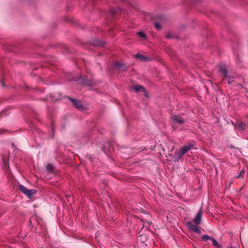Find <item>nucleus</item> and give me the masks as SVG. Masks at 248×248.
Instances as JSON below:
<instances>
[{"label": "nucleus", "instance_id": "1", "mask_svg": "<svg viewBox=\"0 0 248 248\" xmlns=\"http://www.w3.org/2000/svg\"><path fill=\"white\" fill-rule=\"evenodd\" d=\"M193 148L194 145L191 143H188L184 145L180 148L179 151L175 153L174 155V160L175 161H178L183 155Z\"/></svg>", "mask_w": 248, "mask_h": 248}, {"label": "nucleus", "instance_id": "2", "mask_svg": "<svg viewBox=\"0 0 248 248\" xmlns=\"http://www.w3.org/2000/svg\"><path fill=\"white\" fill-rule=\"evenodd\" d=\"M19 189L23 193L30 199L32 198L37 192L36 190L34 189H28L25 186L21 185L19 186Z\"/></svg>", "mask_w": 248, "mask_h": 248}, {"label": "nucleus", "instance_id": "3", "mask_svg": "<svg viewBox=\"0 0 248 248\" xmlns=\"http://www.w3.org/2000/svg\"><path fill=\"white\" fill-rule=\"evenodd\" d=\"M171 119L174 123L180 124H183L185 122V119L180 115H172Z\"/></svg>", "mask_w": 248, "mask_h": 248}, {"label": "nucleus", "instance_id": "4", "mask_svg": "<svg viewBox=\"0 0 248 248\" xmlns=\"http://www.w3.org/2000/svg\"><path fill=\"white\" fill-rule=\"evenodd\" d=\"M202 214V208H201L198 211V212L193 220V222L197 225H199L201 222Z\"/></svg>", "mask_w": 248, "mask_h": 248}, {"label": "nucleus", "instance_id": "5", "mask_svg": "<svg viewBox=\"0 0 248 248\" xmlns=\"http://www.w3.org/2000/svg\"><path fill=\"white\" fill-rule=\"evenodd\" d=\"M187 227L192 231L193 232H196L197 233H201V231L199 229V228L197 226V225H195L193 224L192 222H188L187 223Z\"/></svg>", "mask_w": 248, "mask_h": 248}, {"label": "nucleus", "instance_id": "6", "mask_svg": "<svg viewBox=\"0 0 248 248\" xmlns=\"http://www.w3.org/2000/svg\"><path fill=\"white\" fill-rule=\"evenodd\" d=\"M81 81L83 84L91 86L94 84V81L93 79H88L87 77L84 76L81 78Z\"/></svg>", "mask_w": 248, "mask_h": 248}, {"label": "nucleus", "instance_id": "7", "mask_svg": "<svg viewBox=\"0 0 248 248\" xmlns=\"http://www.w3.org/2000/svg\"><path fill=\"white\" fill-rule=\"evenodd\" d=\"M219 72L224 76V78H226L227 80L230 79L231 78L227 75V70L225 66H220L219 67Z\"/></svg>", "mask_w": 248, "mask_h": 248}, {"label": "nucleus", "instance_id": "8", "mask_svg": "<svg viewBox=\"0 0 248 248\" xmlns=\"http://www.w3.org/2000/svg\"><path fill=\"white\" fill-rule=\"evenodd\" d=\"M69 99L74 104V106L78 109H82L84 108L83 106L80 101L78 99H74L69 98Z\"/></svg>", "mask_w": 248, "mask_h": 248}, {"label": "nucleus", "instance_id": "9", "mask_svg": "<svg viewBox=\"0 0 248 248\" xmlns=\"http://www.w3.org/2000/svg\"><path fill=\"white\" fill-rule=\"evenodd\" d=\"M135 57L139 60H140L142 61H151V59L149 58L146 57L145 56H143L142 55H141L140 54H137L135 55Z\"/></svg>", "mask_w": 248, "mask_h": 248}, {"label": "nucleus", "instance_id": "10", "mask_svg": "<svg viewBox=\"0 0 248 248\" xmlns=\"http://www.w3.org/2000/svg\"><path fill=\"white\" fill-rule=\"evenodd\" d=\"M237 126V127L241 130H243L246 127V124L244 123H239L238 124H236L235 125V127Z\"/></svg>", "mask_w": 248, "mask_h": 248}, {"label": "nucleus", "instance_id": "11", "mask_svg": "<svg viewBox=\"0 0 248 248\" xmlns=\"http://www.w3.org/2000/svg\"><path fill=\"white\" fill-rule=\"evenodd\" d=\"M212 242L213 245L216 248H222L221 245L218 243L215 238L213 239Z\"/></svg>", "mask_w": 248, "mask_h": 248}, {"label": "nucleus", "instance_id": "12", "mask_svg": "<svg viewBox=\"0 0 248 248\" xmlns=\"http://www.w3.org/2000/svg\"><path fill=\"white\" fill-rule=\"evenodd\" d=\"M133 89L136 91V92L144 91V87L140 85L134 86Z\"/></svg>", "mask_w": 248, "mask_h": 248}, {"label": "nucleus", "instance_id": "13", "mask_svg": "<svg viewBox=\"0 0 248 248\" xmlns=\"http://www.w3.org/2000/svg\"><path fill=\"white\" fill-rule=\"evenodd\" d=\"M202 238V240H203L205 241H206L207 240H211V241H213V239H214V238L210 237L207 234H203Z\"/></svg>", "mask_w": 248, "mask_h": 248}, {"label": "nucleus", "instance_id": "14", "mask_svg": "<svg viewBox=\"0 0 248 248\" xmlns=\"http://www.w3.org/2000/svg\"><path fill=\"white\" fill-rule=\"evenodd\" d=\"M143 221V227L145 228L146 229L148 228L151 224V222L148 221Z\"/></svg>", "mask_w": 248, "mask_h": 248}, {"label": "nucleus", "instance_id": "15", "mask_svg": "<svg viewBox=\"0 0 248 248\" xmlns=\"http://www.w3.org/2000/svg\"><path fill=\"white\" fill-rule=\"evenodd\" d=\"M245 175V171L244 170H242L239 174L236 176V178H244Z\"/></svg>", "mask_w": 248, "mask_h": 248}, {"label": "nucleus", "instance_id": "16", "mask_svg": "<svg viewBox=\"0 0 248 248\" xmlns=\"http://www.w3.org/2000/svg\"><path fill=\"white\" fill-rule=\"evenodd\" d=\"M46 169L49 171H52L54 169V167L51 164H48L46 166Z\"/></svg>", "mask_w": 248, "mask_h": 248}, {"label": "nucleus", "instance_id": "17", "mask_svg": "<svg viewBox=\"0 0 248 248\" xmlns=\"http://www.w3.org/2000/svg\"><path fill=\"white\" fill-rule=\"evenodd\" d=\"M115 66L117 68H122L123 67H124V65L123 63L118 62L115 63Z\"/></svg>", "mask_w": 248, "mask_h": 248}, {"label": "nucleus", "instance_id": "18", "mask_svg": "<svg viewBox=\"0 0 248 248\" xmlns=\"http://www.w3.org/2000/svg\"><path fill=\"white\" fill-rule=\"evenodd\" d=\"M137 34L140 37H142L143 38H145V35L144 33L143 32H142V31L138 32L137 33Z\"/></svg>", "mask_w": 248, "mask_h": 248}, {"label": "nucleus", "instance_id": "19", "mask_svg": "<svg viewBox=\"0 0 248 248\" xmlns=\"http://www.w3.org/2000/svg\"><path fill=\"white\" fill-rule=\"evenodd\" d=\"M155 27L156 29L157 30H159L161 29L160 25L159 24V23H158L157 22L155 23Z\"/></svg>", "mask_w": 248, "mask_h": 248}]
</instances>
